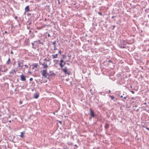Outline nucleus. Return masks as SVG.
Instances as JSON below:
<instances>
[{
	"label": "nucleus",
	"mask_w": 149,
	"mask_h": 149,
	"mask_svg": "<svg viewBox=\"0 0 149 149\" xmlns=\"http://www.w3.org/2000/svg\"><path fill=\"white\" fill-rule=\"evenodd\" d=\"M29 33H31L33 32V29H31V30H30L29 31Z\"/></svg>",
	"instance_id": "obj_24"
},
{
	"label": "nucleus",
	"mask_w": 149,
	"mask_h": 149,
	"mask_svg": "<svg viewBox=\"0 0 149 149\" xmlns=\"http://www.w3.org/2000/svg\"><path fill=\"white\" fill-rule=\"evenodd\" d=\"M69 80V79H66V80L67 81H68Z\"/></svg>",
	"instance_id": "obj_40"
},
{
	"label": "nucleus",
	"mask_w": 149,
	"mask_h": 149,
	"mask_svg": "<svg viewBox=\"0 0 149 149\" xmlns=\"http://www.w3.org/2000/svg\"><path fill=\"white\" fill-rule=\"evenodd\" d=\"M10 62V58H9L8 61L6 63V64H9V63Z\"/></svg>",
	"instance_id": "obj_17"
},
{
	"label": "nucleus",
	"mask_w": 149,
	"mask_h": 149,
	"mask_svg": "<svg viewBox=\"0 0 149 149\" xmlns=\"http://www.w3.org/2000/svg\"><path fill=\"white\" fill-rule=\"evenodd\" d=\"M113 101L114 102H116V101L117 100V99L116 98H115L114 97V99H113Z\"/></svg>",
	"instance_id": "obj_25"
},
{
	"label": "nucleus",
	"mask_w": 149,
	"mask_h": 149,
	"mask_svg": "<svg viewBox=\"0 0 149 149\" xmlns=\"http://www.w3.org/2000/svg\"><path fill=\"white\" fill-rule=\"evenodd\" d=\"M39 96V94L38 93H34L33 94V97L37 99Z\"/></svg>",
	"instance_id": "obj_5"
},
{
	"label": "nucleus",
	"mask_w": 149,
	"mask_h": 149,
	"mask_svg": "<svg viewBox=\"0 0 149 149\" xmlns=\"http://www.w3.org/2000/svg\"><path fill=\"white\" fill-rule=\"evenodd\" d=\"M64 72L65 74H67L68 75L70 74V71H68L67 70L65 72Z\"/></svg>",
	"instance_id": "obj_13"
},
{
	"label": "nucleus",
	"mask_w": 149,
	"mask_h": 149,
	"mask_svg": "<svg viewBox=\"0 0 149 149\" xmlns=\"http://www.w3.org/2000/svg\"><path fill=\"white\" fill-rule=\"evenodd\" d=\"M41 74L42 76L45 78H47V79H49L50 77L52 76V75H55V74L54 73L53 74H49L47 73V70H44L42 72H41Z\"/></svg>",
	"instance_id": "obj_1"
},
{
	"label": "nucleus",
	"mask_w": 149,
	"mask_h": 149,
	"mask_svg": "<svg viewBox=\"0 0 149 149\" xmlns=\"http://www.w3.org/2000/svg\"><path fill=\"white\" fill-rule=\"evenodd\" d=\"M98 13L99 15H102V13H101V12H99Z\"/></svg>",
	"instance_id": "obj_28"
},
{
	"label": "nucleus",
	"mask_w": 149,
	"mask_h": 149,
	"mask_svg": "<svg viewBox=\"0 0 149 149\" xmlns=\"http://www.w3.org/2000/svg\"><path fill=\"white\" fill-rule=\"evenodd\" d=\"M19 103H20V104H22V101H20V102H19Z\"/></svg>",
	"instance_id": "obj_42"
},
{
	"label": "nucleus",
	"mask_w": 149,
	"mask_h": 149,
	"mask_svg": "<svg viewBox=\"0 0 149 149\" xmlns=\"http://www.w3.org/2000/svg\"><path fill=\"white\" fill-rule=\"evenodd\" d=\"M90 91L91 93L93 95V91L91 89H90Z\"/></svg>",
	"instance_id": "obj_20"
},
{
	"label": "nucleus",
	"mask_w": 149,
	"mask_h": 149,
	"mask_svg": "<svg viewBox=\"0 0 149 149\" xmlns=\"http://www.w3.org/2000/svg\"><path fill=\"white\" fill-rule=\"evenodd\" d=\"M110 92H111L110 90H109V92H108L109 93H110Z\"/></svg>",
	"instance_id": "obj_47"
},
{
	"label": "nucleus",
	"mask_w": 149,
	"mask_h": 149,
	"mask_svg": "<svg viewBox=\"0 0 149 149\" xmlns=\"http://www.w3.org/2000/svg\"><path fill=\"white\" fill-rule=\"evenodd\" d=\"M0 75L1 76V74H0Z\"/></svg>",
	"instance_id": "obj_62"
},
{
	"label": "nucleus",
	"mask_w": 149,
	"mask_h": 149,
	"mask_svg": "<svg viewBox=\"0 0 149 149\" xmlns=\"http://www.w3.org/2000/svg\"><path fill=\"white\" fill-rule=\"evenodd\" d=\"M28 9H29V7Z\"/></svg>",
	"instance_id": "obj_57"
},
{
	"label": "nucleus",
	"mask_w": 149,
	"mask_h": 149,
	"mask_svg": "<svg viewBox=\"0 0 149 149\" xmlns=\"http://www.w3.org/2000/svg\"><path fill=\"white\" fill-rule=\"evenodd\" d=\"M54 50H56L57 49L56 48V45L54 46Z\"/></svg>",
	"instance_id": "obj_26"
},
{
	"label": "nucleus",
	"mask_w": 149,
	"mask_h": 149,
	"mask_svg": "<svg viewBox=\"0 0 149 149\" xmlns=\"http://www.w3.org/2000/svg\"><path fill=\"white\" fill-rule=\"evenodd\" d=\"M53 45H54V46L55 45V44H56V41H54L52 43Z\"/></svg>",
	"instance_id": "obj_23"
},
{
	"label": "nucleus",
	"mask_w": 149,
	"mask_h": 149,
	"mask_svg": "<svg viewBox=\"0 0 149 149\" xmlns=\"http://www.w3.org/2000/svg\"><path fill=\"white\" fill-rule=\"evenodd\" d=\"M58 3L59 4H60V1H58Z\"/></svg>",
	"instance_id": "obj_50"
},
{
	"label": "nucleus",
	"mask_w": 149,
	"mask_h": 149,
	"mask_svg": "<svg viewBox=\"0 0 149 149\" xmlns=\"http://www.w3.org/2000/svg\"><path fill=\"white\" fill-rule=\"evenodd\" d=\"M144 104H146V103H144Z\"/></svg>",
	"instance_id": "obj_61"
},
{
	"label": "nucleus",
	"mask_w": 149,
	"mask_h": 149,
	"mask_svg": "<svg viewBox=\"0 0 149 149\" xmlns=\"http://www.w3.org/2000/svg\"><path fill=\"white\" fill-rule=\"evenodd\" d=\"M108 62L109 63H110V62L112 63V61H111L110 60H109Z\"/></svg>",
	"instance_id": "obj_34"
},
{
	"label": "nucleus",
	"mask_w": 149,
	"mask_h": 149,
	"mask_svg": "<svg viewBox=\"0 0 149 149\" xmlns=\"http://www.w3.org/2000/svg\"><path fill=\"white\" fill-rule=\"evenodd\" d=\"M142 127H144V128H145V127H146V126H145L144 125H142Z\"/></svg>",
	"instance_id": "obj_32"
},
{
	"label": "nucleus",
	"mask_w": 149,
	"mask_h": 149,
	"mask_svg": "<svg viewBox=\"0 0 149 149\" xmlns=\"http://www.w3.org/2000/svg\"><path fill=\"white\" fill-rule=\"evenodd\" d=\"M74 146H75L77 147V145L76 144H75Z\"/></svg>",
	"instance_id": "obj_48"
},
{
	"label": "nucleus",
	"mask_w": 149,
	"mask_h": 149,
	"mask_svg": "<svg viewBox=\"0 0 149 149\" xmlns=\"http://www.w3.org/2000/svg\"><path fill=\"white\" fill-rule=\"evenodd\" d=\"M132 99H134V97H132Z\"/></svg>",
	"instance_id": "obj_58"
},
{
	"label": "nucleus",
	"mask_w": 149,
	"mask_h": 149,
	"mask_svg": "<svg viewBox=\"0 0 149 149\" xmlns=\"http://www.w3.org/2000/svg\"><path fill=\"white\" fill-rule=\"evenodd\" d=\"M58 55V54H52V56L53 57V58L54 59L56 58H57V56Z\"/></svg>",
	"instance_id": "obj_9"
},
{
	"label": "nucleus",
	"mask_w": 149,
	"mask_h": 149,
	"mask_svg": "<svg viewBox=\"0 0 149 149\" xmlns=\"http://www.w3.org/2000/svg\"><path fill=\"white\" fill-rule=\"evenodd\" d=\"M90 114L91 116V117L94 118L95 116V115L94 113V112L91 109H90Z\"/></svg>",
	"instance_id": "obj_3"
},
{
	"label": "nucleus",
	"mask_w": 149,
	"mask_h": 149,
	"mask_svg": "<svg viewBox=\"0 0 149 149\" xmlns=\"http://www.w3.org/2000/svg\"><path fill=\"white\" fill-rule=\"evenodd\" d=\"M36 42L37 43H38V44H41L42 45H43V43L42 42H40V40H38L37 42H36V41H34V42Z\"/></svg>",
	"instance_id": "obj_11"
},
{
	"label": "nucleus",
	"mask_w": 149,
	"mask_h": 149,
	"mask_svg": "<svg viewBox=\"0 0 149 149\" xmlns=\"http://www.w3.org/2000/svg\"><path fill=\"white\" fill-rule=\"evenodd\" d=\"M67 67L66 66H65L64 68H63V67L62 68H61L62 69V70L64 72L66 70H67Z\"/></svg>",
	"instance_id": "obj_12"
},
{
	"label": "nucleus",
	"mask_w": 149,
	"mask_h": 149,
	"mask_svg": "<svg viewBox=\"0 0 149 149\" xmlns=\"http://www.w3.org/2000/svg\"><path fill=\"white\" fill-rule=\"evenodd\" d=\"M53 114H54V115H55V112H53Z\"/></svg>",
	"instance_id": "obj_49"
},
{
	"label": "nucleus",
	"mask_w": 149,
	"mask_h": 149,
	"mask_svg": "<svg viewBox=\"0 0 149 149\" xmlns=\"http://www.w3.org/2000/svg\"><path fill=\"white\" fill-rule=\"evenodd\" d=\"M28 15H31V14H30L29 13V14H28Z\"/></svg>",
	"instance_id": "obj_59"
},
{
	"label": "nucleus",
	"mask_w": 149,
	"mask_h": 149,
	"mask_svg": "<svg viewBox=\"0 0 149 149\" xmlns=\"http://www.w3.org/2000/svg\"><path fill=\"white\" fill-rule=\"evenodd\" d=\"M38 66V65L37 64H35L33 65V67L35 68H37Z\"/></svg>",
	"instance_id": "obj_18"
},
{
	"label": "nucleus",
	"mask_w": 149,
	"mask_h": 149,
	"mask_svg": "<svg viewBox=\"0 0 149 149\" xmlns=\"http://www.w3.org/2000/svg\"><path fill=\"white\" fill-rule=\"evenodd\" d=\"M137 105H135V106H133V108H134V107H137Z\"/></svg>",
	"instance_id": "obj_43"
},
{
	"label": "nucleus",
	"mask_w": 149,
	"mask_h": 149,
	"mask_svg": "<svg viewBox=\"0 0 149 149\" xmlns=\"http://www.w3.org/2000/svg\"><path fill=\"white\" fill-rule=\"evenodd\" d=\"M113 28L112 29H113L115 28V25L113 26Z\"/></svg>",
	"instance_id": "obj_37"
},
{
	"label": "nucleus",
	"mask_w": 149,
	"mask_h": 149,
	"mask_svg": "<svg viewBox=\"0 0 149 149\" xmlns=\"http://www.w3.org/2000/svg\"><path fill=\"white\" fill-rule=\"evenodd\" d=\"M55 61H56V62H58V60H54V62H55Z\"/></svg>",
	"instance_id": "obj_36"
},
{
	"label": "nucleus",
	"mask_w": 149,
	"mask_h": 149,
	"mask_svg": "<svg viewBox=\"0 0 149 149\" xmlns=\"http://www.w3.org/2000/svg\"><path fill=\"white\" fill-rule=\"evenodd\" d=\"M33 80V79L32 78H31L30 79H29V80L30 81H31Z\"/></svg>",
	"instance_id": "obj_27"
},
{
	"label": "nucleus",
	"mask_w": 149,
	"mask_h": 149,
	"mask_svg": "<svg viewBox=\"0 0 149 149\" xmlns=\"http://www.w3.org/2000/svg\"><path fill=\"white\" fill-rule=\"evenodd\" d=\"M58 53L60 54H61V52L60 51H59L58 52Z\"/></svg>",
	"instance_id": "obj_38"
},
{
	"label": "nucleus",
	"mask_w": 149,
	"mask_h": 149,
	"mask_svg": "<svg viewBox=\"0 0 149 149\" xmlns=\"http://www.w3.org/2000/svg\"><path fill=\"white\" fill-rule=\"evenodd\" d=\"M31 44H32V45H33H33H34V43H32Z\"/></svg>",
	"instance_id": "obj_45"
},
{
	"label": "nucleus",
	"mask_w": 149,
	"mask_h": 149,
	"mask_svg": "<svg viewBox=\"0 0 149 149\" xmlns=\"http://www.w3.org/2000/svg\"><path fill=\"white\" fill-rule=\"evenodd\" d=\"M48 36L49 37H50V35L49 34H48Z\"/></svg>",
	"instance_id": "obj_39"
},
{
	"label": "nucleus",
	"mask_w": 149,
	"mask_h": 149,
	"mask_svg": "<svg viewBox=\"0 0 149 149\" xmlns=\"http://www.w3.org/2000/svg\"><path fill=\"white\" fill-rule=\"evenodd\" d=\"M49 60H48L47 59L46 60V61H49Z\"/></svg>",
	"instance_id": "obj_55"
},
{
	"label": "nucleus",
	"mask_w": 149,
	"mask_h": 149,
	"mask_svg": "<svg viewBox=\"0 0 149 149\" xmlns=\"http://www.w3.org/2000/svg\"><path fill=\"white\" fill-rule=\"evenodd\" d=\"M123 42H121V43L119 45V47L120 48H126V44L125 43V41L123 40Z\"/></svg>",
	"instance_id": "obj_2"
},
{
	"label": "nucleus",
	"mask_w": 149,
	"mask_h": 149,
	"mask_svg": "<svg viewBox=\"0 0 149 149\" xmlns=\"http://www.w3.org/2000/svg\"><path fill=\"white\" fill-rule=\"evenodd\" d=\"M42 65L43 66V67H42V68H47L48 67V66L47 64V63L46 62H44L42 64Z\"/></svg>",
	"instance_id": "obj_4"
},
{
	"label": "nucleus",
	"mask_w": 149,
	"mask_h": 149,
	"mask_svg": "<svg viewBox=\"0 0 149 149\" xmlns=\"http://www.w3.org/2000/svg\"><path fill=\"white\" fill-rule=\"evenodd\" d=\"M63 62H64L63 60V59H61L60 60V62L59 64V65L61 67V68H62V66H63L62 64L63 63Z\"/></svg>",
	"instance_id": "obj_7"
},
{
	"label": "nucleus",
	"mask_w": 149,
	"mask_h": 149,
	"mask_svg": "<svg viewBox=\"0 0 149 149\" xmlns=\"http://www.w3.org/2000/svg\"><path fill=\"white\" fill-rule=\"evenodd\" d=\"M46 60H47V59H46V58H45L44 59V60H45L46 61Z\"/></svg>",
	"instance_id": "obj_53"
},
{
	"label": "nucleus",
	"mask_w": 149,
	"mask_h": 149,
	"mask_svg": "<svg viewBox=\"0 0 149 149\" xmlns=\"http://www.w3.org/2000/svg\"><path fill=\"white\" fill-rule=\"evenodd\" d=\"M131 92H132V93L133 94H134V92L133 91H131Z\"/></svg>",
	"instance_id": "obj_30"
},
{
	"label": "nucleus",
	"mask_w": 149,
	"mask_h": 149,
	"mask_svg": "<svg viewBox=\"0 0 149 149\" xmlns=\"http://www.w3.org/2000/svg\"><path fill=\"white\" fill-rule=\"evenodd\" d=\"M109 96L111 98L112 100L114 99V97L113 95H109Z\"/></svg>",
	"instance_id": "obj_16"
},
{
	"label": "nucleus",
	"mask_w": 149,
	"mask_h": 149,
	"mask_svg": "<svg viewBox=\"0 0 149 149\" xmlns=\"http://www.w3.org/2000/svg\"><path fill=\"white\" fill-rule=\"evenodd\" d=\"M123 100H122L123 101H125V100H126L127 98H128V95H126V96H125L124 95V94H123Z\"/></svg>",
	"instance_id": "obj_6"
},
{
	"label": "nucleus",
	"mask_w": 149,
	"mask_h": 149,
	"mask_svg": "<svg viewBox=\"0 0 149 149\" xmlns=\"http://www.w3.org/2000/svg\"><path fill=\"white\" fill-rule=\"evenodd\" d=\"M139 111V109H137L136 110V112H138V111Z\"/></svg>",
	"instance_id": "obj_31"
},
{
	"label": "nucleus",
	"mask_w": 149,
	"mask_h": 149,
	"mask_svg": "<svg viewBox=\"0 0 149 149\" xmlns=\"http://www.w3.org/2000/svg\"><path fill=\"white\" fill-rule=\"evenodd\" d=\"M115 17V16H112L111 18H114V17Z\"/></svg>",
	"instance_id": "obj_44"
},
{
	"label": "nucleus",
	"mask_w": 149,
	"mask_h": 149,
	"mask_svg": "<svg viewBox=\"0 0 149 149\" xmlns=\"http://www.w3.org/2000/svg\"><path fill=\"white\" fill-rule=\"evenodd\" d=\"M13 52L12 51L11 52V54H13Z\"/></svg>",
	"instance_id": "obj_46"
},
{
	"label": "nucleus",
	"mask_w": 149,
	"mask_h": 149,
	"mask_svg": "<svg viewBox=\"0 0 149 149\" xmlns=\"http://www.w3.org/2000/svg\"><path fill=\"white\" fill-rule=\"evenodd\" d=\"M45 20H46V19H45Z\"/></svg>",
	"instance_id": "obj_60"
},
{
	"label": "nucleus",
	"mask_w": 149,
	"mask_h": 149,
	"mask_svg": "<svg viewBox=\"0 0 149 149\" xmlns=\"http://www.w3.org/2000/svg\"><path fill=\"white\" fill-rule=\"evenodd\" d=\"M31 24V22H30L29 23V25L30 24Z\"/></svg>",
	"instance_id": "obj_54"
},
{
	"label": "nucleus",
	"mask_w": 149,
	"mask_h": 149,
	"mask_svg": "<svg viewBox=\"0 0 149 149\" xmlns=\"http://www.w3.org/2000/svg\"><path fill=\"white\" fill-rule=\"evenodd\" d=\"M58 122H59L60 124H62V122L61 121H60V120H58Z\"/></svg>",
	"instance_id": "obj_29"
},
{
	"label": "nucleus",
	"mask_w": 149,
	"mask_h": 149,
	"mask_svg": "<svg viewBox=\"0 0 149 149\" xmlns=\"http://www.w3.org/2000/svg\"><path fill=\"white\" fill-rule=\"evenodd\" d=\"M109 127V125L108 124H106L104 126L105 128L106 129H107Z\"/></svg>",
	"instance_id": "obj_15"
},
{
	"label": "nucleus",
	"mask_w": 149,
	"mask_h": 149,
	"mask_svg": "<svg viewBox=\"0 0 149 149\" xmlns=\"http://www.w3.org/2000/svg\"><path fill=\"white\" fill-rule=\"evenodd\" d=\"M29 28H30L29 27V28H28L29 29Z\"/></svg>",
	"instance_id": "obj_63"
},
{
	"label": "nucleus",
	"mask_w": 149,
	"mask_h": 149,
	"mask_svg": "<svg viewBox=\"0 0 149 149\" xmlns=\"http://www.w3.org/2000/svg\"><path fill=\"white\" fill-rule=\"evenodd\" d=\"M31 109H29V111H31Z\"/></svg>",
	"instance_id": "obj_52"
},
{
	"label": "nucleus",
	"mask_w": 149,
	"mask_h": 149,
	"mask_svg": "<svg viewBox=\"0 0 149 149\" xmlns=\"http://www.w3.org/2000/svg\"><path fill=\"white\" fill-rule=\"evenodd\" d=\"M9 121L10 123L11 122V121L10 120H9Z\"/></svg>",
	"instance_id": "obj_51"
},
{
	"label": "nucleus",
	"mask_w": 149,
	"mask_h": 149,
	"mask_svg": "<svg viewBox=\"0 0 149 149\" xmlns=\"http://www.w3.org/2000/svg\"><path fill=\"white\" fill-rule=\"evenodd\" d=\"M62 56H63V59H66V56L65 55L63 54L62 55Z\"/></svg>",
	"instance_id": "obj_19"
},
{
	"label": "nucleus",
	"mask_w": 149,
	"mask_h": 149,
	"mask_svg": "<svg viewBox=\"0 0 149 149\" xmlns=\"http://www.w3.org/2000/svg\"><path fill=\"white\" fill-rule=\"evenodd\" d=\"M21 80L22 81H25L26 80V79L25 78V77L23 74H22L21 76Z\"/></svg>",
	"instance_id": "obj_8"
},
{
	"label": "nucleus",
	"mask_w": 149,
	"mask_h": 149,
	"mask_svg": "<svg viewBox=\"0 0 149 149\" xmlns=\"http://www.w3.org/2000/svg\"><path fill=\"white\" fill-rule=\"evenodd\" d=\"M24 134H25L24 132H21V134L19 135V136L21 138H23L24 136Z\"/></svg>",
	"instance_id": "obj_10"
},
{
	"label": "nucleus",
	"mask_w": 149,
	"mask_h": 149,
	"mask_svg": "<svg viewBox=\"0 0 149 149\" xmlns=\"http://www.w3.org/2000/svg\"><path fill=\"white\" fill-rule=\"evenodd\" d=\"M69 63H68V65H69Z\"/></svg>",
	"instance_id": "obj_64"
},
{
	"label": "nucleus",
	"mask_w": 149,
	"mask_h": 149,
	"mask_svg": "<svg viewBox=\"0 0 149 149\" xmlns=\"http://www.w3.org/2000/svg\"><path fill=\"white\" fill-rule=\"evenodd\" d=\"M66 63L64 61V62L62 64L63 66H62V68L63 67L64 65L66 64Z\"/></svg>",
	"instance_id": "obj_21"
},
{
	"label": "nucleus",
	"mask_w": 149,
	"mask_h": 149,
	"mask_svg": "<svg viewBox=\"0 0 149 149\" xmlns=\"http://www.w3.org/2000/svg\"><path fill=\"white\" fill-rule=\"evenodd\" d=\"M34 36V35L33 34V33H32L31 35V38H33Z\"/></svg>",
	"instance_id": "obj_22"
},
{
	"label": "nucleus",
	"mask_w": 149,
	"mask_h": 149,
	"mask_svg": "<svg viewBox=\"0 0 149 149\" xmlns=\"http://www.w3.org/2000/svg\"><path fill=\"white\" fill-rule=\"evenodd\" d=\"M130 88H132V86H130Z\"/></svg>",
	"instance_id": "obj_56"
},
{
	"label": "nucleus",
	"mask_w": 149,
	"mask_h": 149,
	"mask_svg": "<svg viewBox=\"0 0 149 149\" xmlns=\"http://www.w3.org/2000/svg\"><path fill=\"white\" fill-rule=\"evenodd\" d=\"M25 11L24 14H26V12H28V6H27L25 8Z\"/></svg>",
	"instance_id": "obj_14"
},
{
	"label": "nucleus",
	"mask_w": 149,
	"mask_h": 149,
	"mask_svg": "<svg viewBox=\"0 0 149 149\" xmlns=\"http://www.w3.org/2000/svg\"><path fill=\"white\" fill-rule=\"evenodd\" d=\"M123 96L122 95H121L120 96V97L121 98H122L123 99Z\"/></svg>",
	"instance_id": "obj_35"
},
{
	"label": "nucleus",
	"mask_w": 149,
	"mask_h": 149,
	"mask_svg": "<svg viewBox=\"0 0 149 149\" xmlns=\"http://www.w3.org/2000/svg\"><path fill=\"white\" fill-rule=\"evenodd\" d=\"M145 128H146V129H147V130H149V129L147 127H146H146H145Z\"/></svg>",
	"instance_id": "obj_33"
},
{
	"label": "nucleus",
	"mask_w": 149,
	"mask_h": 149,
	"mask_svg": "<svg viewBox=\"0 0 149 149\" xmlns=\"http://www.w3.org/2000/svg\"><path fill=\"white\" fill-rule=\"evenodd\" d=\"M31 105H32L31 104H30L29 105V107H31Z\"/></svg>",
	"instance_id": "obj_41"
}]
</instances>
